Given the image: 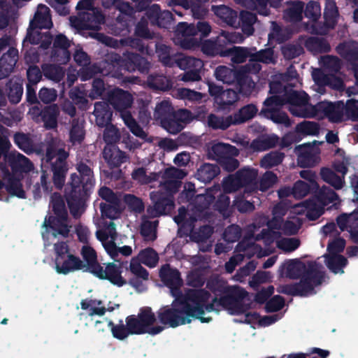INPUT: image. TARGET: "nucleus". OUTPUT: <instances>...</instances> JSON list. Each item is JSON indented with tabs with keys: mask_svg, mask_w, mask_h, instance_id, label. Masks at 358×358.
Returning a JSON list of instances; mask_svg holds the SVG:
<instances>
[{
	"mask_svg": "<svg viewBox=\"0 0 358 358\" xmlns=\"http://www.w3.org/2000/svg\"><path fill=\"white\" fill-rule=\"evenodd\" d=\"M285 98L275 95L264 101V106L261 113L274 123L282 124L285 127L291 126L292 122L287 115L280 110V108L289 103V110L296 117H327L329 121L339 122L346 119L344 103L341 101L331 103L322 101L315 106L308 103V96L303 92H297L291 89L285 90Z\"/></svg>",
	"mask_w": 358,
	"mask_h": 358,
	"instance_id": "obj_1",
	"label": "nucleus"
},
{
	"mask_svg": "<svg viewBox=\"0 0 358 358\" xmlns=\"http://www.w3.org/2000/svg\"><path fill=\"white\" fill-rule=\"evenodd\" d=\"M214 295L211 296L204 289L187 290L184 296L175 297L171 306L159 309L157 317L160 324L165 329L190 323L192 319H198L203 323L209 322L211 317L206 315L220 311L219 295L215 293Z\"/></svg>",
	"mask_w": 358,
	"mask_h": 358,
	"instance_id": "obj_2",
	"label": "nucleus"
},
{
	"mask_svg": "<svg viewBox=\"0 0 358 358\" xmlns=\"http://www.w3.org/2000/svg\"><path fill=\"white\" fill-rule=\"evenodd\" d=\"M53 214L45 218L41 234L45 245H54L55 257V268L57 273L68 274L84 267L83 262L69 252L66 243L59 242L66 238L71 226L67 220V212L62 198L55 194L52 196Z\"/></svg>",
	"mask_w": 358,
	"mask_h": 358,
	"instance_id": "obj_3",
	"label": "nucleus"
},
{
	"mask_svg": "<svg viewBox=\"0 0 358 358\" xmlns=\"http://www.w3.org/2000/svg\"><path fill=\"white\" fill-rule=\"evenodd\" d=\"M215 196H219L218 200L214 204L215 209L224 215V211L229 206V198L225 194H221L219 187H214L207 190L205 194H199L196 197L197 206L195 207V213L198 215L193 216L187 213L184 208L179 209V213L174 217V221L180 226L179 232L185 235H189L192 241L199 245V249L202 251H207L211 248V243L207 240L213 233V229L209 226L201 227L198 231L193 230V222L198 219L203 217L201 212L208 208Z\"/></svg>",
	"mask_w": 358,
	"mask_h": 358,
	"instance_id": "obj_4",
	"label": "nucleus"
},
{
	"mask_svg": "<svg viewBox=\"0 0 358 358\" xmlns=\"http://www.w3.org/2000/svg\"><path fill=\"white\" fill-rule=\"evenodd\" d=\"M208 287L216 295H222L219 299L220 310H226L230 315L244 314L245 320L253 328L256 325L268 326L278 321L281 316L278 314L261 317L255 312H248L250 308L249 299L245 290L238 286H227L220 280L208 283Z\"/></svg>",
	"mask_w": 358,
	"mask_h": 358,
	"instance_id": "obj_5",
	"label": "nucleus"
},
{
	"mask_svg": "<svg viewBox=\"0 0 358 358\" xmlns=\"http://www.w3.org/2000/svg\"><path fill=\"white\" fill-rule=\"evenodd\" d=\"M281 276L297 278L301 276L299 283L294 286V293L300 296H309L315 293V288L320 285L323 278L322 266L315 262L307 264L299 259L285 262L279 268Z\"/></svg>",
	"mask_w": 358,
	"mask_h": 358,
	"instance_id": "obj_6",
	"label": "nucleus"
},
{
	"mask_svg": "<svg viewBox=\"0 0 358 358\" xmlns=\"http://www.w3.org/2000/svg\"><path fill=\"white\" fill-rule=\"evenodd\" d=\"M288 208L289 207L285 203L280 202L273 208L271 220L268 221L264 215L257 217L252 224L256 225L255 233L259 231L264 224H266V230L268 231L280 230L284 234L289 235L297 233L302 224V218L300 216L306 213L308 217V206L305 202L294 205L290 208L287 220L282 222V217L285 215Z\"/></svg>",
	"mask_w": 358,
	"mask_h": 358,
	"instance_id": "obj_7",
	"label": "nucleus"
},
{
	"mask_svg": "<svg viewBox=\"0 0 358 358\" xmlns=\"http://www.w3.org/2000/svg\"><path fill=\"white\" fill-rule=\"evenodd\" d=\"M187 175L186 172L175 167L166 169L163 174L164 179L162 189L166 192H152L150 199L153 206L148 208V214L152 217H157L169 213L173 208L172 195L176 192L180 186V180Z\"/></svg>",
	"mask_w": 358,
	"mask_h": 358,
	"instance_id": "obj_8",
	"label": "nucleus"
},
{
	"mask_svg": "<svg viewBox=\"0 0 358 358\" xmlns=\"http://www.w3.org/2000/svg\"><path fill=\"white\" fill-rule=\"evenodd\" d=\"M79 175H71L69 186L66 189L67 202L71 214L74 217L79 216L84 210L85 198L92 189L94 182L91 169L84 164L77 166Z\"/></svg>",
	"mask_w": 358,
	"mask_h": 358,
	"instance_id": "obj_9",
	"label": "nucleus"
},
{
	"mask_svg": "<svg viewBox=\"0 0 358 358\" xmlns=\"http://www.w3.org/2000/svg\"><path fill=\"white\" fill-rule=\"evenodd\" d=\"M4 159L9 163L11 167L12 175L10 174L6 164L1 163L0 169L3 174L4 183L0 181V189L5 186L6 191L11 196H15L20 199L25 198V192L22 189L20 179L16 178L15 176L18 173L31 171L33 169V164L26 157L16 152L6 154Z\"/></svg>",
	"mask_w": 358,
	"mask_h": 358,
	"instance_id": "obj_10",
	"label": "nucleus"
},
{
	"mask_svg": "<svg viewBox=\"0 0 358 358\" xmlns=\"http://www.w3.org/2000/svg\"><path fill=\"white\" fill-rule=\"evenodd\" d=\"M321 62L323 69H315L312 71L314 81L313 90L320 94L325 93L326 85L341 90L343 87V82L334 74L340 69V62L338 58L328 55L322 57Z\"/></svg>",
	"mask_w": 358,
	"mask_h": 358,
	"instance_id": "obj_11",
	"label": "nucleus"
},
{
	"mask_svg": "<svg viewBox=\"0 0 358 358\" xmlns=\"http://www.w3.org/2000/svg\"><path fill=\"white\" fill-rule=\"evenodd\" d=\"M82 313L81 319L85 321V325L94 327L98 331H104L113 325V322L106 317L104 315L108 311H113L115 307L109 303L107 307L103 305L101 300L85 299L80 303Z\"/></svg>",
	"mask_w": 358,
	"mask_h": 358,
	"instance_id": "obj_12",
	"label": "nucleus"
},
{
	"mask_svg": "<svg viewBox=\"0 0 358 358\" xmlns=\"http://www.w3.org/2000/svg\"><path fill=\"white\" fill-rule=\"evenodd\" d=\"M256 229L255 224L248 226L243 240L237 245L234 255L225 264L227 272L231 273L235 267L241 262L244 257L250 258L254 255L262 257L268 255L270 250H263L259 245L255 243L253 236Z\"/></svg>",
	"mask_w": 358,
	"mask_h": 358,
	"instance_id": "obj_13",
	"label": "nucleus"
},
{
	"mask_svg": "<svg viewBox=\"0 0 358 358\" xmlns=\"http://www.w3.org/2000/svg\"><path fill=\"white\" fill-rule=\"evenodd\" d=\"M108 101L114 108L120 112L122 119L131 132L139 138H145V132L136 123L131 114L124 111L132 104L131 94L120 89H113L108 92Z\"/></svg>",
	"mask_w": 358,
	"mask_h": 358,
	"instance_id": "obj_14",
	"label": "nucleus"
},
{
	"mask_svg": "<svg viewBox=\"0 0 358 358\" xmlns=\"http://www.w3.org/2000/svg\"><path fill=\"white\" fill-rule=\"evenodd\" d=\"M93 1L82 0L78 3V15L70 18L71 25L76 30L97 29L103 22V16L94 8Z\"/></svg>",
	"mask_w": 358,
	"mask_h": 358,
	"instance_id": "obj_15",
	"label": "nucleus"
},
{
	"mask_svg": "<svg viewBox=\"0 0 358 358\" xmlns=\"http://www.w3.org/2000/svg\"><path fill=\"white\" fill-rule=\"evenodd\" d=\"M258 175L257 169L245 168L238 171L235 175L226 178L222 182L224 193H231L244 187L245 193L250 194L257 189L256 178Z\"/></svg>",
	"mask_w": 358,
	"mask_h": 358,
	"instance_id": "obj_16",
	"label": "nucleus"
},
{
	"mask_svg": "<svg viewBox=\"0 0 358 358\" xmlns=\"http://www.w3.org/2000/svg\"><path fill=\"white\" fill-rule=\"evenodd\" d=\"M94 115L96 117V122L99 127H106L103 138L107 145H113L120 138V134L117 129L113 124H109L112 112L106 102H97L94 105Z\"/></svg>",
	"mask_w": 358,
	"mask_h": 358,
	"instance_id": "obj_17",
	"label": "nucleus"
},
{
	"mask_svg": "<svg viewBox=\"0 0 358 358\" xmlns=\"http://www.w3.org/2000/svg\"><path fill=\"white\" fill-rule=\"evenodd\" d=\"M127 268L120 261L104 264L103 266L95 268L93 274L101 278L110 281L113 285L122 287L127 284Z\"/></svg>",
	"mask_w": 358,
	"mask_h": 358,
	"instance_id": "obj_18",
	"label": "nucleus"
},
{
	"mask_svg": "<svg viewBox=\"0 0 358 358\" xmlns=\"http://www.w3.org/2000/svg\"><path fill=\"white\" fill-rule=\"evenodd\" d=\"M67 153L62 149H56L52 146L47 149L45 159L52 164L53 181L57 188H61L64 183L65 174L67 171L65 160Z\"/></svg>",
	"mask_w": 358,
	"mask_h": 358,
	"instance_id": "obj_19",
	"label": "nucleus"
},
{
	"mask_svg": "<svg viewBox=\"0 0 358 358\" xmlns=\"http://www.w3.org/2000/svg\"><path fill=\"white\" fill-rule=\"evenodd\" d=\"M345 246V241L336 238L329 241L327 247L328 254L324 256L327 267L334 273H343V268L347 264V259L339 253Z\"/></svg>",
	"mask_w": 358,
	"mask_h": 358,
	"instance_id": "obj_20",
	"label": "nucleus"
},
{
	"mask_svg": "<svg viewBox=\"0 0 358 358\" xmlns=\"http://www.w3.org/2000/svg\"><path fill=\"white\" fill-rule=\"evenodd\" d=\"M338 201V196L331 189L322 187L315 199L305 202L308 206V218L315 220L324 213V207L329 203L336 204Z\"/></svg>",
	"mask_w": 358,
	"mask_h": 358,
	"instance_id": "obj_21",
	"label": "nucleus"
},
{
	"mask_svg": "<svg viewBox=\"0 0 358 358\" xmlns=\"http://www.w3.org/2000/svg\"><path fill=\"white\" fill-rule=\"evenodd\" d=\"M280 238V231H271L263 229L260 233L255 232L253 236L254 242L262 240L265 245L276 242V245L285 252L295 250L300 245V241L296 238Z\"/></svg>",
	"mask_w": 358,
	"mask_h": 358,
	"instance_id": "obj_22",
	"label": "nucleus"
},
{
	"mask_svg": "<svg viewBox=\"0 0 358 358\" xmlns=\"http://www.w3.org/2000/svg\"><path fill=\"white\" fill-rule=\"evenodd\" d=\"M94 222L99 228L96 232L97 239L102 243L106 251L111 258L115 259L117 256V247L114 243L116 236L115 224L110 222L106 229H100L101 227V223L99 222V219L94 218Z\"/></svg>",
	"mask_w": 358,
	"mask_h": 358,
	"instance_id": "obj_23",
	"label": "nucleus"
},
{
	"mask_svg": "<svg viewBox=\"0 0 358 358\" xmlns=\"http://www.w3.org/2000/svg\"><path fill=\"white\" fill-rule=\"evenodd\" d=\"M317 142L313 144L307 143L296 147L294 152L297 155V163L301 167H310L316 165L320 162V150Z\"/></svg>",
	"mask_w": 358,
	"mask_h": 358,
	"instance_id": "obj_24",
	"label": "nucleus"
},
{
	"mask_svg": "<svg viewBox=\"0 0 358 358\" xmlns=\"http://www.w3.org/2000/svg\"><path fill=\"white\" fill-rule=\"evenodd\" d=\"M208 86L210 96L214 98V101L220 109H227L238 99V94L233 90H223L221 87L211 83H208Z\"/></svg>",
	"mask_w": 358,
	"mask_h": 358,
	"instance_id": "obj_25",
	"label": "nucleus"
},
{
	"mask_svg": "<svg viewBox=\"0 0 358 358\" xmlns=\"http://www.w3.org/2000/svg\"><path fill=\"white\" fill-rule=\"evenodd\" d=\"M159 275L164 284L169 287L173 297L182 296L180 291L182 282L177 270L171 268L166 264L161 268Z\"/></svg>",
	"mask_w": 358,
	"mask_h": 358,
	"instance_id": "obj_26",
	"label": "nucleus"
},
{
	"mask_svg": "<svg viewBox=\"0 0 358 358\" xmlns=\"http://www.w3.org/2000/svg\"><path fill=\"white\" fill-rule=\"evenodd\" d=\"M138 315L146 329L147 334L157 335L164 329V327L161 325L159 322H157V317L150 308H141Z\"/></svg>",
	"mask_w": 358,
	"mask_h": 358,
	"instance_id": "obj_27",
	"label": "nucleus"
},
{
	"mask_svg": "<svg viewBox=\"0 0 358 358\" xmlns=\"http://www.w3.org/2000/svg\"><path fill=\"white\" fill-rule=\"evenodd\" d=\"M337 224L341 231H348L352 239L358 243V210L341 215L337 218Z\"/></svg>",
	"mask_w": 358,
	"mask_h": 358,
	"instance_id": "obj_28",
	"label": "nucleus"
},
{
	"mask_svg": "<svg viewBox=\"0 0 358 358\" xmlns=\"http://www.w3.org/2000/svg\"><path fill=\"white\" fill-rule=\"evenodd\" d=\"M157 52L159 59L166 66H172L174 62L180 69L188 70L189 69V62H193L192 57L182 55H178L176 58L172 59L170 57L169 48L165 45L157 48Z\"/></svg>",
	"mask_w": 358,
	"mask_h": 358,
	"instance_id": "obj_29",
	"label": "nucleus"
},
{
	"mask_svg": "<svg viewBox=\"0 0 358 358\" xmlns=\"http://www.w3.org/2000/svg\"><path fill=\"white\" fill-rule=\"evenodd\" d=\"M70 45V41L62 34L56 36L53 50L51 57L54 60L61 64H66L70 59V54L68 48Z\"/></svg>",
	"mask_w": 358,
	"mask_h": 358,
	"instance_id": "obj_30",
	"label": "nucleus"
},
{
	"mask_svg": "<svg viewBox=\"0 0 358 358\" xmlns=\"http://www.w3.org/2000/svg\"><path fill=\"white\" fill-rule=\"evenodd\" d=\"M215 41L217 49H218L219 55L221 57H227L230 50V48H227V45L241 43L243 41V37L239 33L222 31Z\"/></svg>",
	"mask_w": 358,
	"mask_h": 358,
	"instance_id": "obj_31",
	"label": "nucleus"
},
{
	"mask_svg": "<svg viewBox=\"0 0 358 358\" xmlns=\"http://www.w3.org/2000/svg\"><path fill=\"white\" fill-rule=\"evenodd\" d=\"M176 34L179 37L181 46L184 48L190 49L196 44V41L192 38V36L196 34V26L194 24L186 22L179 23L176 29Z\"/></svg>",
	"mask_w": 358,
	"mask_h": 358,
	"instance_id": "obj_32",
	"label": "nucleus"
},
{
	"mask_svg": "<svg viewBox=\"0 0 358 358\" xmlns=\"http://www.w3.org/2000/svg\"><path fill=\"white\" fill-rule=\"evenodd\" d=\"M275 58L273 51L271 49H266L259 51L256 55H252L248 64L245 66L246 71L256 73L261 69L259 62L265 64L273 63Z\"/></svg>",
	"mask_w": 358,
	"mask_h": 358,
	"instance_id": "obj_33",
	"label": "nucleus"
},
{
	"mask_svg": "<svg viewBox=\"0 0 358 358\" xmlns=\"http://www.w3.org/2000/svg\"><path fill=\"white\" fill-rule=\"evenodd\" d=\"M147 15L152 24L159 27H167L171 24L173 16L168 10L161 11L158 5H152L147 11Z\"/></svg>",
	"mask_w": 358,
	"mask_h": 358,
	"instance_id": "obj_34",
	"label": "nucleus"
},
{
	"mask_svg": "<svg viewBox=\"0 0 358 358\" xmlns=\"http://www.w3.org/2000/svg\"><path fill=\"white\" fill-rule=\"evenodd\" d=\"M103 155L104 159L110 167H117L127 159L125 154L115 145H106Z\"/></svg>",
	"mask_w": 358,
	"mask_h": 358,
	"instance_id": "obj_35",
	"label": "nucleus"
},
{
	"mask_svg": "<svg viewBox=\"0 0 358 358\" xmlns=\"http://www.w3.org/2000/svg\"><path fill=\"white\" fill-rule=\"evenodd\" d=\"M18 59V51L10 48L0 59V79L7 76L14 69Z\"/></svg>",
	"mask_w": 358,
	"mask_h": 358,
	"instance_id": "obj_36",
	"label": "nucleus"
},
{
	"mask_svg": "<svg viewBox=\"0 0 358 358\" xmlns=\"http://www.w3.org/2000/svg\"><path fill=\"white\" fill-rule=\"evenodd\" d=\"M209 155L217 161H221L227 155H238V150L227 143H213L208 148Z\"/></svg>",
	"mask_w": 358,
	"mask_h": 358,
	"instance_id": "obj_37",
	"label": "nucleus"
},
{
	"mask_svg": "<svg viewBox=\"0 0 358 358\" xmlns=\"http://www.w3.org/2000/svg\"><path fill=\"white\" fill-rule=\"evenodd\" d=\"M31 26L38 27L39 29H49L52 23L50 15V10L45 5H38L34 19L30 22Z\"/></svg>",
	"mask_w": 358,
	"mask_h": 358,
	"instance_id": "obj_38",
	"label": "nucleus"
},
{
	"mask_svg": "<svg viewBox=\"0 0 358 358\" xmlns=\"http://www.w3.org/2000/svg\"><path fill=\"white\" fill-rule=\"evenodd\" d=\"M212 10L214 14L229 26L236 27L239 23L237 21V13L230 8L224 6H213Z\"/></svg>",
	"mask_w": 358,
	"mask_h": 358,
	"instance_id": "obj_39",
	"label": "nucleus"
},
{
	"mask_svg": "<svg viewBox=\"0 0 358 358\" xmlns=\"http://www.w3.org/2000/svg\"><path fill=\"white\" fill-rule=\"evenodd\" d=\"M235 1L244 7L257 10L260 15H267L268 14V3L271 6H275L280 0H235Z\"/></svg>",
	"mask_w": 358,
	"mask_h": 358,
	"instance_id": "obj_40",
	"label": "nucleus"
},
{
	"mask_svg": "<svg viewBox=\"0 0 358 358\" xmlns=\"http://www.w3.org/2000/svg\"><path fill=\"white\" fill-rule=\"evenodd\" d=\"M38 27L35 26H29L28 29L27 36L24 41V45H26L27 42L31 44H38L41 43V47L46 49L51 43V36L47 34L42 35L39 31Z\"/></svg>",
	"mask_w": 358,
	"mask_h": 358,
	"instance_id": "obj_41",
	"label": "nucleus"
},
{
	"mask_svg": "<svg viewBox=\"0 0 358 358\" xmlns=\"http://www.w3.org/2000/svg\"><path fill=\"white\" fill-rule=\"evenodd\" d=\"M193 62H189V69L184 73L180 80L185 82L197 81L201 79L200 71L203 67V62L194 57H192Z\"/></svg>",
	"mask_w": 358,
	"mask_h": 358,
	"instance_id": "obj_42",
	"label": "nucleus"
},
{
	"mask_svg": "<svg viewBox=\"0 0 358 358\" xmlns=\"http://www.w3.org/2000/svg\"><path fill=\"white\" fill-rule=\"evenodd\" d=\"M214 75L217 80L227 84H231L237 81L240 76L236 71L224 66L217 67Z\"/></svg>",
	"mask_w": 358,
	"mask_h": 358,
	"instance_id": "obj_43",
	"label": "nucleus"
},
{
	"mask_svg": "<svg viewBox=\"0 0 358 358\" xmlns=\"http://www.w3.org/2000/svg\"><path fill=\"white\" fill-rule=\"evenodd\" d=\"M81 255L83 258L87 263V270L93 274L95 268L100 267V264L97 262L96 252L88 243L83 245L81 249Z\"/></svg>",
	"mask_w": 358,
	"mask_h": 358,
	"instance_id": "obj_44",
	"label": "nucleus"
},
{
	"mask_svg": "<svg viewBox=\"0 0 358 358\" xmlns=\"http://www.w3.org/2000/svg\"><path fill=\"white\" fill-rule=\"evenodd\" d=\"M219 172L220 169L217 166L205 164L197 170L196 178L203 182H208L213 180Z\"/></svg>",
	"mask_w": 358,
	"mask_h": 358,
	"instance_id": "obj_45",
	"label": "nucleus"
},
{
	"mask_svg": "<svg viewBox=\"0 0 358 358\" xmlns=\"http://www.w3.org/2000/svg\"><path fill=\"white\" fill-rule=\"evenodd\" d=\"M320 176L324 182L329 183L336 189H342L345 185L343 177L341 178L337 176L329 168L321 169Z\"/></svg>",
	"mask_w": 358,
	"mask_h": 358,
	"instance_id": "obj_46",
	"label": "nucleus"
},
{
	"mask_svg": "<svg viewBox=\"0 0 358 358\" xmlns=\"http://www.w3.org/2000/svg\"><path fill=\"white\" fill-rule=\"evenodd\" d=\"M231 124H234L232 115L221 117L210 114L208 117V125L214 129L224 130Z\"/></svg>",
	"mask_w": 358,
	"mask_h": 358,
	"instance_id": "obj_47",
	"label": "nucleus"
},
{
	"mask_svg": "<svg viewBox=\"0 0 358 358\" xmlns=\"http://www.w3.org/2000/svg\"><path fill=\"white\" fill-rule=\"evenodd\" d=\"M173 113V108L170 102L167 100H164L156 106L154 118L159 121L162 125V122L166 121L169 117H171Z\"/></svg>",
	"mask_w": 358,
	"mask_h": 358,
	"instance_id": "obj_48",
	"label": "nucleus"
},
{
	"mask_svg": "<svg viewBox=\"0 0 358 358\" xmlns=\"http://www.w3.org/2000/svg\"><path fill=\"white\" fill-rule=\"evenodd\" d=\"M303 4L301 1H294L289 4L285 10L284 17L287 21L292 22H299L302 19Z\"/></svg>",
	"mask_w": 358,
	"mask_h": 358,
	"instance_id": "obj_49",
	"label": "nucleus"
},
{
	"mask_svg": "<svg viewBox=\"0 0 358 358\" xmlns=\"http://www.w3.org/2000/svg\"><path fill=\"white\" fill-rule=\"evenodd\" d=\"M147 62L138 55L129 54L126 57L124 67L128 71H134L136 69L143 71L147 69Z\"/></svg>",
	"mask_w": 358,
	"mask_h": 358,
	"instance_id": "obj_50",
	"label": "nucleus"
},
{
	"mask_svg": "<svg viewBox=\"0 0 358 358\" xmlns=\"http://www.w3.org/2000/svg\"><path fill=\"white\" fill-rule=\"evenodd\" d=\"M338 52L348 60L358 59V43L349 41L340 44L337 47Z\"/></svg>",
	"mask_w": 358,
	"mask_h": 358,
	"instance_id": "obj_51",
	"label": "nucleus"
},
{
	"mask_svg": "<svg viewBox=\"0 0 358 358\" xmlns=\"http://www.w3.org/2000/svg\"><path fill=\"white\" fill-rule=\"evenodd\" d=\"M257 111L258 109L253 104H249L243 107L238 113L232 116L234 124L243 123L252 118L257 114Z\"/></svg>",
	"mask_w": 358,
	"mask_h": 358,
	"instance_id": "obj_52",
	"label": "nucleus"
},
{
	"mask_svg": "<svg viewBox=\"0 0 358 358\" xmlns=\"http://www.w3.org/2000/svg\"><path fill=\"white\" fill-rule=\"evenodd\" d=\"M338 15L335 1L334 0H327L324 12L327 26L331 28L334 27L337 21Z\"/></svg>",
	"mask_w": 358,
	"mask_h": 358,
	"instance_id": "obj_53",
	"label": "nucleus"
},
{
	"mask_svg": "<svg viewBox=\"0 0 358 358\" xmlns=\"http://www.w3.org/2000/svg\"><path fill=\"white\" fill-rule=\"evenodd\" d=\"M59 109L55 105L47 107L43 113V119L46 128L52 129L57 127V117Z\"/></svg>",
	"mask_w": 358,
	"mask_h": 358,
	"instance_id": "obj_54",
	"label": "nucleus"
},
{
	"mask_svg": "<svg viewBox=\"0 0 358 358\" xmlns=\"http://www.w3.org/2000/svg\"><path fill=\"white\" fill-rule=\"evenodd\" d=\"M138 258L141 263L149 267H155L159 261L157 253L150 248L141 250Z\"/></svg>",
	"mask_w": 358,
	"mask_h": 358,
	"instance_id": "obj_55",
	"label": "nucleus"
},
{
	"mask_svg": "<svg viewBox=\"0 0 358 358\" xmlns=\"http://www.w3.org/2000/svg\"><path fill=\"white\" fill-rule=\"evenodd\" d=\"M100 208L102 217H107L110 220L118 218L122 211L120 202L117 203H101Z\"/></svg>",
	"mask_w": 358,
	"mask_h": 358,
	"instance_id": "obj_56",
	"label": "nucleus"
},
{
	"mask_svg": "<svg viewBox=\"0 0 358 358\" xmlns=\"http://www.w3.org/2000/svg\"><path fill=\"white\" fill-rule=\"evenodd\" d=\"M240 17L244 34L247 36L252 35L254 31L253 24L257 22L256 15L248 11H243L241 13Z\"/></svg>",
	"mask_w": 358,
	"mask_h": 358,
	"instance_id": "obj_57",
	"label": "nucleus"
},
{
	"mask_svg": "<svg viewBox=\"0 0 358 358\" xmlns=\"http://www.w3.org/2000/svg\"><path fill=\"white\" fill-rule=\"evenodd\" d=\"M127 327L131 334H147L146 329L143 325L138 315H130L126 318Z\"/></svg>",
	"mask_w": 358,
	"mask_h": 358,
	"instance_id": "obj_58",
	"label": "nucleus"
},
{
	"mask_svg": "<svg viewBox=\"0 0 358 358\" xmlns=\"http://www.w3.org/2000/svg\"><path fill=\"white\" fill-rule=\"evenodd\" d=\"M306 46L313 52H327L330 49V46L326 41L317 37L308 38L306 42Z\"/></svg>",
	"mask_w": 358,
	"mask_h": 358,
	"instance_id": "obj_59",
	"label": "nucleus"
},
{
	"mask_svg": "<svg viewBox=\"0 0 358 358\" xmlns=\"http://www.w3.org/2000/svg\"><path fill=\"white\" fill-rule=\"evenodd\" d=\"M175 96L178 99L190 102H197L204 96L203 94L187 88H178Z\"/></svg>",
	"mask_w": 358,
	"mask_h": 358,
	"instance_id": "obj_60",
	"label": "nucleus"
},
{
	"mask_svg": "<svg viewBox=\"0 0 358 358\" xmlns=\"http://www.w3.org/2000/svg\"><path fill=\"white\" fill-rule=\"evenodd\" d=\"M320 127L313 122L304 121L296 127V132L304 136H316L319 134Z\"/></svg>",
	"mask_w": 358,
	"mask_h": 358,
	"instance_id": "obj_61",
	"label": "nucleus"
},
{
	"mask_svg": "<svg viewBox=\"0 0 358 358\" xmlns=\"http://www.w3.org/2000/svg\"><path fill=\"white\" fill-rule=\"evenodd\" d=\"M284 155L280 152H272L265 155L261 160L260 165L264 169H270L282 162Z\"/></svg>",
	"mask_w": 358,
	"mask_h": 358,
	"instance_id": "obj_62",
	"label": "nucleus"
},
{
	"mask_svg": "<svg viewBox=\"0 0 358 358\" xmlns=\"http://www.w3.org/2000/svg\"><path fill=\"white\" fill-rule=\"evenodd\" d=\"M157 222H150L143 220L141 224V233L144 239L147 241H154L156 237V228Z\"/></svg>",
	"mask_w": 358,
	"mask_h": 358,
	"instance_id": "obj_63",
	"label": "nucleus"
},
{
	"mask_svg": "<svg viewBox=\"0 0 358 358\" xmlns=\"http://www.w3.org/2000/svg\"><path fill=\"white\" fill-rule=\"evenodd\" d=\"M148 83L151 87L160 90H166L171 87L169 79L164 76H150Z\"/></svg>",
	"mask_w": 358,
	"mask_h": 358,
	"instance_id": "obj_64",
	"label": "nucleus"
}]
</instances>
